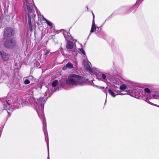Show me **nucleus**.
I'll use <instances>...</instances> for the list:
<instances>
[{
	"label": "nucleus",
	"mask_w": 159,
	"mask_h": 159,
	"mask_svg": "<svg viewBox=\"0 0 159 159\" xmlns=\"http://www.w3.org/2000/svg\"><path fill=\"white\" fill-rule=\"evenodd\" d=\"M26 100V101L25 102L22 99H18L17 102L20 106V104L22 105L23 104L27 105L30 104H34L36 106H37L38 109H37V111L40 118L42 120L43 130L44 132H45L44 131L46 128V123L43 112V105L45 100L44 98L43 97L40 98L39 99L35 100L33 97L30 96L27 98ZM44 134L45 135V132H44Z\"/></svg>",
	"instance_id": "f257e3e1"
},
{
	"label": "nucleus",
	"mask_w": 159,
	"mask_h": 159,
	"mask_svg": "<svg viewBox=\"0 0 159 159\" xmlns=\"http://www.w3.org/2000/svg\"><path fill=\"white\" fill-rule=\"evenodd\" d=\"M66 82L69 85L83 86L88 83V79H84L76 75L71 74L68 76Z\"/></svg>",
	"instance_id": "f03ea898"
},
{
	"label": "nucleus",
	"mask_w": 159,
	"mask_h": 159,
	"mask_svg": "<svg viewBox=\"0 0 159 159\" xmlns=\"http://www.w3.org/2000/svg\"><path fill=\"white\" fill-rule=\"evenodd\" d=\"M26 5L27 7V9L28 11V22L30 26V29L31 30L32 29V25L31 24V19L30 18V16H32L33 15L34 11L32 10L31 6H32V2H33V0H25Z\"/></svg>",
	"instance_id": "7ed1b4c3"
},
{
	"label": "nucleus",
	"mask_w": 159,
	"mask_h": 159,
	"mask_svg": "<svg viewBox=\"0 0 159 159\" xmlns=\"http://www.w3.org/2000/svg\"><path fill=\"white\" fill-rule=\"evenodd\" d=\"M13 104V103L11 102V100H8L7 101V100L3 103L4 108L5 110H7V113L9 115V116H10L11 113L8 111H12L13 108H11V107L12 106V104Z\"/></svg>",
	"instance_id": "20e7f679"
},
{
	"label": "nucleus",
	"mask_w": 159,
	"mask_h": 159,
	"mask_svg": "<svg viewBox=\"0 0 159 159\" xmlns=\"http://www.w3.org/2000/svg\"><path fill=\"white\" fill-rule=\"evenodd\" d=\"M33 4L34 5V7L35 9V10H36V13H37V14L38 15V16L39 17V18L40 16H39V14L40 13V12L37 10V7H36V6L34 5V2L33 1V2H32V6H31V8L32 9V10H33L34 11H33V13H34V10L33 9H32V7H33ZM27 10H28L27 9ZM28 11V10H27ZM33 15H34V13H33V15L32 16H30V18L31 19V21H30V22H31V25H32V29H31V30L30 29V25L29 24V22H28V24H29V29H30V31H31L32 30H33Z\"/></svg>",
	"instance_id": "39448f33"
},
{
	"label": "nucleus",
	"mask_w": 159,
	"mask_h": 159,
	"mask_svg": "<svg viewBox=\"0 0 159 159\" xmlns=\"http://www.w3.org/2000/svg\"><path fill=\"white\" fill-rule=\"evenodd\" d=\"M14 34V30L12 28H7L4 29L3 35L5 37H10L13 35Z\"/></svg>",
	"instance_id": "423d86ee"
},
{
	"label": "nucleus",
	"mask_w": 159,
	"mask_h": 159,
	"mask_svg": "<svg viewBox=\"0 0 159 159\" xmlns=\"http://www.w3.org/2000/svg\"><path fill=\"white\" fill-rule=\"evenodd\" d=\"M16 45L15 40L12 39H10L5 43V46L7 48H13Z\"/></svg>",
	"instance_id": "0eeeda50"
},
{
	"label": "nucleus",
	"mask_w": 159,
	"mask_h": 159,
	"mask_svg": "<svg viewBox=\"0 0 159 159\" xmlns=\"http://www.w3.org/2000/svg\"><path fill=\"white\" fill-rule=\"evenodd\" d=\"M97 78L99 80H104L106 78V76L101 72H99L98 71V73L96 75Z\"/></svg>",
	"instance_id": "6e6552de"
},
{
	"label": "nucleus",
	"mask_w": 159,
	"mask_h": 159,
	"mask_svg": "<svg viewBox=\"0 0 159 159\" xmlns=\"http://www.w3.org/2000/svg\"><path fill=\"white\" fill-rule=\"evenodd\" d=\"M66 48L67 49H71L72 48H74V52H75L76 53L77 52V51L75 49V47H74V45L73 44V43L70 41H67V43L66 46Z\"/></svg>",
	"instance_id": "1a4fd4ad"
},
{
	"label": "nucleus",
	"mask_w": 159,
	"mask_h": 159,
	"mask_svg": "<svg viewBox=\"0 0 159 159\" xmlns=\"http://www.w3.org/2000/svg\"><path fill=\"white\" fill-rule=\"evenodd\" d=\"M90 63L87 59L84 60L83 61V64L84 67L88 70L90 67Z\"/></svg>",
	"instance_id": "9d476101"
},
{
	"label": "nucleus",
	"mask_w": 159,
	"mask_h": 159,
	"mask_svg": "<svg viewBox=\"0 0 159 159\" xmlns=\"http://www.w3.org/2000/svg\"><path fill=\"white\" fill-rule=\"evenodd\" d=\"M0 53L2 58L4 61H5L8 60L9 57V56L8 54L2 51L0 52Z\"/></svg>",
	"instance_id": "9b49d317"
},
{
	"label": "nucleus",
	"mask_w": 159,
	"mask_h": 159,
	"mask_svg": "<svg viewBox=\"0 0 159 159\" xmlns=\"http://www.w3.org/2000/svg\"><path fill=\"white\" fill-rule=\"evenodd\" d=\"M63 35L66 40L67 39H73L70 34L69 33L66 32V31L63 32Z\"/></svg>",
	"instance_id": "f8f14e48"
},
{
	"label": "nucleus",
	"mask_w": 159,
	"mask_h": 159,
	"mask_svg": "<svg viewBox=\"0 0 159 159\" xmlns=\"http://www.w3.org/2000/svg\"><path fill=\"white\" fill-rule=\"evenodd\" d=\"M73 67V64L70 62H69L66 64V66H64L63 68V70H66L67 68L71 69Z\"/></svg>",
	"instance_id": "ddd939ff"
},
{
	"label": "nucleus",
	"mask_w": 159,
	"mask_h": 159,
	"mask_svg": "<svg viewBox=\"0 0 159 159\" xmlns=\"http://www.w3.org/2000/svg\"><path fill=\"white\" fill-rule=\"evenodd\" d=\"M114 79L113 83L114 84L119 85L121 84V81L118 79L114 78Z\"/></svg>",
	"instance_id": "4468645a"
},
{
	"label": "nucleus",
	"mask_w": 159,
	"mask_h": 159,
	"mask_svg": "<svg viewBox=\"0 0 159 159\" xmlns=\"http://www.w3.org/2000/svg\"><path fill=\"white\" fill-rule=\"evenodd\" d=\"M89 71L95 75H96L98 72V70H97L96 69L93 68H90L88 70Z\"/></svg>",
	"instance_id": "2eb2a0df"
},
{
	"label": "nucleus",
	"mask_w": 159,
	"mask_h": 159,
	"mask_svg": "<svg viewBox=\"0 0 159 159\" xmlns=\"http://www.w3.org/2000/svg\"><path fill=\"white\" fill-rule=\"evenodd\" d=\"M42 17H43V19H42V21H45L48 25L51 26L52 25V23L48 20H47V19H46L45 18H44L43 16H42Z\"/></svg>",
	"instance_id": "dca6fc26"
},
{
	"label": "nucleus",
	"mask_w": 159,
	"mask_h": 159,
	"mask_svg": "<svg viewBox=\"0 0 159 159\" xmlns=\"http://www.w3.org/2000/svg\"><path fill=\"white\" fill-rule=\"evenodd\" d=\"M108 92L109 94L111 95L113 97H115L116 95H118V93L116 94L110 89L108 90Z\"/></svg>",
	"instance_id": "f3484780"
},
{
	"label": "nucleus",
	"mask_w": 159,
	"mask_h": 159,
	"mask_svg": "<svg viewBox=\"0 0 159 159\" xmlns=\"http://www.w3.org/2000/svg\"><path fill=\"white\" fill-rule=\"evenodd\" d=\"M96 29L95 22H92V25L90 30V33H92L94 32V30Z\"/></svg>",
	"instance_id": "a211bd4d"
},
{
	"label": "nucleus",
	"mask_w": 159,
	"mask_h": 159,
	"mask_svg": "<svg viewBox=\"0 0 159 159\" xmlns=\"http://www.w3.org/2000/svg\"><path fill=\"white\" fill-rule=\"evenodd\" d=\"M58 84V81L57 80L54 81L52 83V86L53 87H55Z\"/></svg>",
	"instance_id": "6ab92c4d"
},
{
	"label": "nucleus",
	"mask_w": 159,
	"mask_h": 159,
	"mask_svg": "<svg viewBox=\"0 0 159 159\" xmlns=\"http://www.w3.org/2000/svg\"><path fill=\"white\" fill-rule=\"evenodd\" d=\"M120 90H124L126 89V86L125 85L123 84L120 86Z\"/></svg>",
	"instance_id": "aec40b11"
},
{
	"label": "nucleus",
	"mask_w": 159,
	"mask_h": 159,
	"mask_svg": "<svg viewBox=\"0 0 159 159\" xmlns=\"http://www.w3.org/2000/svg\"><path fill=\"white\" fill-rule=\"evenodd\" d=\"M146 93H150V89L148 88H146L144 89V92Z\"/></svg>",
	"instance_id": "412c9836"
},
{
	"label": "nucleus",
	"mask_w": 159,
	"mask_h": 159,
	"mask_svg": "<svg viewBox=\"0 0 159 159\" xmlns=\"http://www.w3.org/2000/svg\"><path fill=\"white\" fill-rule=\"evenodd\" d=\"M47 147H48V159H50L49 157V149L48 142L47 143Z\"/></svg>",
	"instance_id": "4be33fe9"
},
{
	"label": "nucleus",
	"mask_w": 159,
	"mask_h": 159,
	"mask_svg": "<svg viewBox=\"0 0 159 159\" xmlns=\"http://www.w3.org/2000/svg\"><path fill=\"white\" fill-rule=\"evenodd\" d=\"M24 83L25 84H28L30 83V81L26 79L24 81Z\"/></svg>",
	"instance_id": "5701e85b"
},
{
	"label": "nucleus",
	"mask_w": 159,
	"mask_h": 159,
	"mask_svg": "<svg viewBox=\"0 0 159 159\" xmlns=\"http://www.w3.org/2000/svg\"><path fill=\"white\" fill-rule=\"evenodd\" d=\"M80 52L84 55H85V51H84V50L81 48V49H80Z\"/></svg>",
	"instance_id": "b1692460"
},
{
	"label": "nucleus",
	"mask_w": 159,
	"mask_h": 159,
	"mask_svg": "<svg viewBox=\"0 0 159 159\" xmlns=\"http://www.w3.org/2000/svg\"><path fill=\"white\" fill-rule=\"evenodd\" d=\"M153 96H156L157 97L156 98H158L159 99V94L156 93L154 94L153 95Z\"/></svg>",
	"instance_id": "393cba45"
},
{
	"label": "nucleus",
	"mask_w": 159,
	"mask_h": 159,
	"mask_svg": "<svg viewBox=\"0 0 159 159\" xmlns=\"http://www.w3.org/2000/svg\"><path fill=\"white\" fill-rule=\"evenodd\" d=\"M49 51L48 50H47L46 52H45V55H48L49 53Z\"/></svg>",
	"instance_id": "a878e982"
},
{
	"label": "nucleus",
	"mask_w": 159,
	"mask_h": 159,
	"mask_svg": "<svg viewBox=\"0 0 159 159\" xmlns=\"http://www.w3.org/2000/svg\"><path fill=\"white\" fill-rule=\"evenodd\" d=\"M128 92H129V93H135V91H132L131 90H128Z\"/></svg>",
	"instance_id": "bb28decb"
},
{
	"label": "nucleus",
	"mask_w": 159,
	"mask_h": 159,
	"mask_svg": "<svg viewBox=\"0 0 159 159\" xmlns=\"http://www.w3.org/2000/svg\"><path fill=\"white\" fill-rule=\"evenodd\" d=\"M92 15L93 16V22H94V14L92 12Z\"/></svg>",
	"instance_id": "cd10ccee"
},
{
	"label": "nucleus",
	"mask_w": 159,
	"mask_h": 159,
	"mask_svg": "<svg viewBox=\"0 0 159 159\" xmlns=\"http://www.w3.org/2000/svg\"><path fill=\"white\" fill-rule=\"evenodd\" d=\"M147 102L148 103H149V104H151V105H154L153 103H151V102H150L149 101H147Z\"/></svg>",
	"instance_id": "c85d7f7f"
},
{
	"label": "nucleus",
	"mask_w": 159,
	"mask_h": 159,
	"mask_svg": "<svg viewBox=\"0 0 159 159\" xmlns=\"http://www.w3.org/2000/svg\"><path fill=\"white\" fill-rule=\"evenodd\" d=\"M143 0H137V3H139V2H140V1H143Z\"/></svg>",
	"instance_id": "c756f323"
},
{
	"label": "nucleus",
	"mask_w": 159,
	"mask_h": 159,
	"mask_svg": "<svg viewBox=\"0 0 159 159\" xmlns=\"http://www.w3.org/2000/svg\"><path fill=\"white\" fill-rule=\"evenodd\" d=\"M113 91H114V92H115L116 93H118V92H119V91L118 90H117H117H113Z\"/></svg>",
	"instance_id": "7c9ffc66"
},
{
	"label": "nucleus",
	"mask_w": 159,
	"mask_h": 159,
	"mask_svg": "<svg viewBox=\"0 0 159 159\" xmlns=\"http://www.w3.org/2000/svg\"><path fill=\"white\" fill-rule=\"evenodd\" d=\"M125 94V93H120L119 94H120V95H122Z\"/></svg>",
	"instance_id": "2f4dec72"
},
{
	"label": "nucleus",
	"mask_w": 159,
	"mask_h": 159,
	"mask_svg": "<svg viewBox=\"0 0 159 159\" xmlns=\"http://www.w3.org/2000/svg\"><path fill=\"white\" fill-rule=\"evenodd\" d=\"M100 88L101 89H103L104 88V87H100Z\"/></svg>",
	"instance_id": "473e14b6"
},
{
	"label": "nucleus",
	"mask_w": 159,
	"mask_h": 159,
	"mask_svg": "<svg viewBox=\"0 0 159 159\" xmlns=\"http://www.w3.org/2000/svg\"><path fill=\"white\" fill-rule=\"evenodd\" d=\"M94 86H95V87H98V86H97V85H95Z\"/></svg>",
	"instance_id": "72a5a7b5"
},
{
	"label": "nucleus",
	"mask_w": 159,
	"mask_h": 159,
	"mask_svg": "<svg viewBox=\"0 0 159 159\" xmlns=\"http://www.w3.org/2000/svg\"><path fill=\"white\" fill-rule=\"evenodd\" d=\"M106 97H107V93L106 92Z\"/></svg>",
	"instance_id": "f704fd0d"
},
{
	"label": "nucleus",
	"mask_w": 159,
	"mask_h": 159,
	"mask_svg": "<svg viewBox=\"0 0 159 159\" xmlns=\"http://www.w3.org/2000/svg\"><path fill=\"white\" fill-rule=\"evenodd\" d=\"M17 107H19V105H18V106H17Z\"/></svg>",
	"instance_id": "c9c22d12"
},
{
	"label": "nucleus",
	"mask_w": 159,
	"mask_h": 159,
	"mask_svg": "<svg viewBox=\"0 0 159 159\" xmlns=\"http://www.w3.org/2000/svg\"><path fill=\"white\" fill-rule=\"evenodd\" d=\"M107 88H108V87H106V89H107Z\"/></svg>",
	"instance_id": "e433bc0d"
},
{
	"label": "nucleus",
	"mask_w": 159,
	"mask_h": 159,
	"mask_svg": "<svg viewBox=\"0 0 159 159\" xmlns=\"http://www.w3.org/2000/svg\"><path fill=\"white\" fill-rule=\"evenodd\" d=\"M32 77V76L29 77Z\"/></svg>",
	"instance_id": "4c0bfd02"
}]
</instances>
